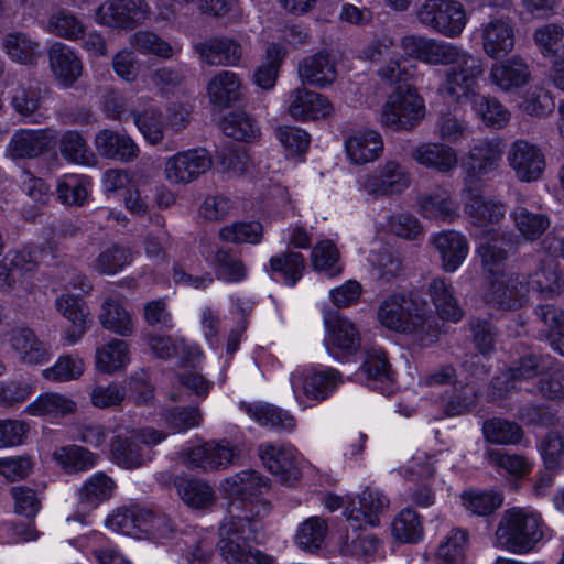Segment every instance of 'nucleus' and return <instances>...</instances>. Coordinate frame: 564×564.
Returning a JSON list of instances; mask_svg holds the SVG:
<instances>
[{
	"label": "nucleus",
	"instance_id": "obj_59",
	"mask_svg": "<svg viewBox=\"0 0 564 564\" xmlns=\"http://www.w3.org/2000/svg\"><path fill=\"white\" fill-rule=\"evenodd\" d=\"M535 314L546 327L553 348L564 356V311L552 304H543L535 308Z\"/></svg>",
	"mask_w": 564,
	"mask_h": 564
},
{
	"label": "nucleus",
	"instance_id": "obj_56",
	"mask_svg": "<svg viewBox=\"0 0 564 564\" xmlns=\"http://www.w3.org/2000/svg\"><path fill=\"white\" fill-rule=\"evenodd\" d=\"M395 540L402 543H416L424 535V527L420 514L411 508L402 509L391 524Z\"/></svg>",
	"mask_w": 564,
	"mask_h": 564
},
{
	"label": "nucleus",
	"instance_id": "obj_12",
	"mask_svg": "<svg viewBox=\"0 0 564 564\" xmlns=\"http://www.w3.org/2000/svg\"><path fill=\"white\" fill-rule=\"evenodd\" d=\"M145 0H106L97 12L96 21L106 26L132 30L150 18Z\"/></svg>",
	"mask_w": 564,
	"mask_h": 564
},
{
	"label": "nucleus",
	"instance_id": "obj_14",
	"mask_svg": "<svg viewBox=\"0 0 564 564\" xmlns=\"http://www.w3.org/2000/svg\"><path fill=\"white\" fill-rule=\"evenodd\" d=\"M325 345L330 356L343 360L358 351L361 337L358 326L352 321L336 314L325 321Z\"/></svg>",
	"mask_w": 564,
	"mask_h": 564
},
{
	"label": "nucleus",
	"instance_id": "obj_2",
	"mask_svg": "<svg viewBox=\"0 0 564 564\" xmlns=\"http://www.w3.org/2000/svg\"><path fill=\"white\" fill-rule=\"evenodd\" d=\"M261 510L252 514H241L239 507L232 505L228 517L219 527L217 549L228 564H273L274 558L253 549L249 541L256 539L262 530V519L270 512V503L257 505Z\"/></svg>",
	"mask_w": 564,
	"mask_h": 564
},
{
	"label": "nucleus",
	"instance_id": "obj_40",
	"mask_svg": "<svg viewBox=\"0 0 564 564\" xmlns=\"http://www.w3.org/2000/svg\"><path fill=\"white\" fill-rule=\"evenodd\" d=\"M427 291L441 319L457 323L463 318V308L458 303L449 280L435 278L429 284Z\"/></svg>",
	"mask_w": 564,
	"mask_h": 564
},
{
	"label": "nucleus",
	"instance_id": "obj_43",
	"mask_svg": "<svg viewBox=\"0 0 564 564\" xmlns=\"http://www.w3.org/2000/svg\"><path fill=\"white\" fill-rule=\"evenodd\" d=\"M76 403L68 397L57 392L41 393L24 410L28 415L58 419L74 413Z\"/></svg>",
	"mask_w": 564,
	"mask_h": 564
},
{
	"label": "nucleus",
	"instance_id": "obj_57",
	"mask_svg": "<svg viewBox=\"0 0 564 564\" xmlns=\"http://www.w3.org/2000/svg\"><path fill=\"white\" fill-rule=\"evenodd\" d=\"M462 506L471 514L487 517L503 503V496L497 491L465 490L460 494Z\"/></svg>",
	"mask_w": 564,
	"mask_h": 564
},
{
	"label": "nucleus",
	"instance_id": "obj_16",
	"mask_svg": "<svg viewBox=\"0 0 564 564\" xmlns=\"http://www.w3.org/2000/svg\"><path fill=\"white\" fill-rule=\"evenodd\" d=\"M464 213L468 221L485 229L498 226L506 217V205L497 199L485 197L476 187L463 188Z\"/></svg>",
	"mask_w": 564,
	"mask_h": 564
},
{
	"label": "nucleus",
	"instance_id": "obj_10",
	"mask_svg": "<svg viewBox=\"0 0 564 564\" xmlns=\"http://www.w3.org/2000/svg\"><path fill=\"white\" fill-rule=\"evenodd\" d=\"M343 382L340 371L332 367L305 369L293 372L291 377L294 393H302L316 402L327 400Z\"/></svg>",
	"mask_w": 564,
	"mask_h": 564
},
{
	"label": "nucleus",
	"instance_id": "obj_58",
	"mask_svg": "<svg viewBox=\"0 0 564 564\" xmlns=\"http://www.w3.org/2000/svg\"><path fill=\"white\" fill-rule=\"evenodd\" d=\"M311 261L314 270L324 272L329 278L343 272L339 250L330 240L319 241L312 248Z\"/></svg>",
	"mask_w": 564,
	"mask_h": 564
},
{
	"label": "nucleus",
	"instance_id": "obj_38",
	"mask_svg": "<svg viewBox=\"0 0 564 564\" xmlns=\"http://www.w3.org/2000/svg\"><path fill=\"white\" fill-rule=\"evenodd\" d=\"M306 269L304 256L294 250H285L270 258L265 271L274 281L294 286Z\"/></svg>",
	"mask_w": 564,
	"mask_h": 564
},
{
	"label": "nucleus",
	"instance_id": "obj_18",
	"mask_svg": "<svg viewBox=\"0 0 564 564\" xmlns=\"http://www.w3.org/2000/svg\"><path fill=\"white\" fill-rule=\"evenodd\" d=\"M265 468L279 480L293 485L301 477L296 449L291 445L265 442L258 447Z\"/></svg>",
	"mask_w": 564,
	"mask_h": 564
},
{
	"label": "nucleus",
	"instance_id": "obj_48",
	"mask_svg": "<svg viewBox=\"0 0 564 564\" xmlns=\"http://www.w3.org/2000/svg\"><path fill=\"white\" fill-rule=\"evenodd\" d=\"M58 149L62 158L68 163L90 166L96 162L95 154L78 131H65L61 135Z\"/></svg>",
	"mask_w": 564,
	"mask_h": 564
},
{
	"label": "nucleus",
	"instance_id": "obj_27",
	"mask_svg": "<svg viewBox=\"0 0 564 564\" xmlns=\"http://www.w3.org/2000/svg\"><path fill=\"white\" fill-rule=\"evenodd\" d=\"M54 135L47 129H18L12 134L7 154L13 160L36 159L48 151Z\"/></svg>",
	"mask_w": 564,
	"mask_h": 564
},
{
	"label": "nucleus",
	"instance_id": "obj_47",
	"mask_svg": "<svg viewBox=\"0 0 564 564\" xmlns=\"http://www.w3.org/2000/svg\"><path fill=\"white\" fill-rule=\"evenodd\" d=\"M525 284L542 297L551 299L564 292V274L555 263H542L533 274H530Z\"/></svg>",
	"mask_w": 564,
	"mask_h": 564
},
{
	"label": "nucleus",
	"instance_id": "obj_28",
	"mask_svg": "<svg viewBox=\"0 0 564 564\" xmlns=\"http://www.w3.org/2000/svg\"><path fill=\"white\" fill-rule=\"evenodd\" d=\"M206 94L212 106L227 109L242 99V79L232 70H219L208 80Z\"/></svg>",
	"mask_w": 564,
	"mask_h": 564
},
{
	"label": "nucleus",
	"instance_id": "obj_52",
	"mask_svg": "<svg viewBox=\"0 0 564 564\" xmlns=\"http://www.w3.org/2000/svg\"><path fill=\"white\" fill-rule=\"evenodd\" d=\"M130 361L129 346L122 339H112L96 350V368L104 373H113Z\"/></svg>",
	"mask_w": 564,
	"mask_h": 564
},
{
	"label": "nucleus",
	"instance_id": "obj_61",
	"mask_svg": "<svg viewBox=\"0 0 564 564\" xmlns=\"http://www.w3.org/2000/svg\"><path fill=\"white\" fill-rule=\"evenodd\" d=\"M85 371V362L77 355H62L55 364L42 371V376L52 382H68L79 379Z\"/></svg>",
	"mask_w": 564,
	"mask_h": 564
},
{
	"label": "nucleus",
	"instance_id": "obj_26",
	"mask_svg": "<svg viewBox=\"0 0 564 564\" xmlns=\"http://www.w3.org/2000/svg\"><path fill=\"white\" fill-rule=\"evenodd\" d=\"M200 59L209 66L235 67L242 58V46L235 39L215 36L194 46Z\"/></svg>",
	"mask_w": 564,
	"mask_h": 564
},
{
	"label": "nucleus",
	"instance_id": "obj_9",
	"mask_svg": "<svg viewBox=\"0 0 564 564\" xmlns=\"http://www.w3.org/2000/svg\"><path fill=\"white\" fill-rule=\"evenodd\" d=\"M212 165L213 159L206 149H188L165 159L163 175L172 185H186L205 174Z\"/></svg>",
	"mask_w": 564,
	"mask_h": 564
},
{
	"label": "nucleus",
	"instance_id": "obj_53",
	"mask_svg": "<svg viewBox=\"0 0 564 564\" xmlns=\"http://www.w3.org/2000/svg\"><path fill=\"white\" fill-rule=\"evenodd\" d=\"M46 31L54 36L75 42L85 34V24L73 12L61 9L48 17Z\"/></svg>",
	"mask_w": 564,
	"mask_h": 564
},
{
	"label": "nucleus",
	"instance_id": "obj_6",
	"mask_svg": "<svg viewBox=\"0 0 564 564\" xmlns=\"http://www.w3.org/2000/svg\"><path fill=\"white\" fill-rule=\"evenodd\" d=\"M503 145L498 138H481L474 142L460 161L464 187L477 185L499 171Z\"/></svg>",
	"mask_w": 564,
	"mask_h": 564
},
{
	"label": "nucleus",
	"instance_id": "obj_54",
	"mask_svg": "<svg viewBox=\"0 0 564 564\" xmlns=\"http://www.w3.org/2000/svg\"><path fill=\"white\" fill-rule=\"evenodd\" d=\"M471 107L487 127L501 129L510 121V111L496 97L480 95L475 98Z\"/></svg>",
	"mask_w": 564,
	"mask_h": 564
},
{
	"label": "nucleus",
	"instance_id": "obj_34",
	"mask_svg": "<svg viewBox=\"0 0 564 564\" xmlns=\"http://www.w3.org/2000/svg\"><path fill=\"white\" fill-rule=\"evenodd\" d=\"M489 78L502 91H514L531 78L529 65L520 56H513L491 65Z\"/></svg>",
	"mask_w": 564,
	"mask_h": 564
},
{
	"label": "nucleus",
	"instance_id": "obj_29",
	"mask_svg": "<svg viewBox=\"0 0 564 564\" xmlns=\"http://www.w3.org/2000/svg\"><path fill=\"white\" fill-rule=\"evenodd\" d=\"M411 158L419 165L446 174L454 171L458 164L457 151L442 142H424L411 151Z\"/></svg>",
	"mask_w": 564,
	"mask_h": 564
},
{
	"label": "nucleus",
	"instance_id": "obj_13",
	"mask_svg": "<svg viewBox=\"0 0 564 564\" xmlns=\"http://www.w3.org/2000/svg\"><path fill=\"white\" fill-rule=\"evenodd\" d=\"M411 184V174L397 160H387L376 173L366 175L361 186L372 196H392L403 193Z\"/></svg>",
	"mask_w": 564,
	"mask_h": 564
},
{
	"label": "nucleus",
	"instance_id": "obj_45",
	"mask_svg": "<svg viewBox=\"0 0 564 564\" xmlns=\"http://www.w3.org/2000/svg\"><path fill=\"white\" fill-rule=\"evenodd\" d=\"M116 487L111 477L101 471L96 473L78 489L79 502L89 509H95L113 496Z\"/></svg>",
	"mask_w": 564,
	"mask_h": 564
},
{
	"label": "nucleus",
	"instance_id": "obj_23",
	"mask_svg": "<svg viewBox=\"0 0 564 564\" xmlns=\"http://www.w3.org/2000/svg\"><path fill=\"white\" fill-rule=\"evenodd\" d=\"M240 456V449L223 440L220 442H208L196 446L187 453V464L205 471L226 468L235 464Z\"/></svg>",
	"mask_w": 564,
	"mask_h": 564
},
{
	"label": "nucleus",
	"instance_id": "obj_49",
	"mask_svg": "<svg viewBox=\"0 0 564 564\" xmlns=\"http://www.w3.org/2000/svg\"><path fill=\"white\" fill-rule=\"evenodd\" d=\"M468 543V531L453 528L437 547V564H465Z\"/></svg>",
	"mask_w": 564,
	"mask_h": 564
},
{
	"label": "nucleus",
	"instance_id": "obj_37",
	"mask_svg": "<svg viewBox=\"0 0 564 564\" xmlns=\"http://www.w3.org/2000/svg\"><path fill=\"white\" fill-rule=\"evenodd\" d=\"M2 50L8 58L23 66H34L42 56L41 43L22 31L7 33L2 39Z\"/></svg>",
	"mask_w": 564,
	"mask_h": 564
},
{
	"label": "nucleus",
	"instance_id": "obj_41",
	"mask_svg": "<svg viewBox=\"0 0 564 564\" xmlns=\"http://www.w3.org/2000/svg\"><path fill=\"white\" fill-rule=\"evenodd\" d=\"M240 408L261 426L285 432H292L296 426V421L292 414L273 404L242 402Z\"/></svg>",
	"mask_w": 564,
	"mask_h": 564
},
{
	"label": "nucleus",
	"instance_id": "obj_51",
	"mask_svg": "<svg viewBox=\"0 0 564 564\" xmlns=\"http://www.w3.org/2000/svg\"><path fill=\"white\" fill-rule=\"evenodd\" d=\"M99 321L106 329L120 336H130L133 333L131 315L119 300L109 297L104 301Z\"/></svg>",
	"mask_w": 564,
	"mask_h": 564
},
{
	"label": "nucleus",
	"instance_id": "obj_19",
	"mask_svg": "<svg viewBox=\"0 0 564 564\" xmlns=\"http://www.w3.org/2000/svg\"><path fill=\"white\" fill-rule=\"evenodd\" d=\"M549 360V357L535 354L521 357L492 380V394L502 398L514 390L518 383L543 375Z\"/></svg>",
	"mask_w": 564,
	"mask_h": 564
},
{
	"label": "nucleus",
	"instance_id": "obj_31",
	"mask_svg": "<svg viewBox=\"0 0 564 564\" xmlns=\"http://www.w3.org/2000/svg\"><path fill=\"white\" fill-rule=\"evenodd\" d=\"M203 256L219 281L239 283L248 275V268L240 254L230 248L217 246Z\"/></svg>",
	"mask_w": 564,
	"mask_h": 564
},
{
	"label": "nucleus",
	"instance_id": "obj_50",
	"mask_svg": "<svg viewBox=\"0 0 564 564\" xmlns=\"http://www.w3.org/2000/svg\"><path fill=\"white\" fill-rule=\"evenodd\" d=\"M90 185V178L84 174H65L57 181V198L63 205L83 206Z\"/></svg>",
	"mask_w": 564,
	"mask_h": 564
},
{
	"label": "nucleus",
	"instance_id": "obj_15",
	"mask_svg": "<svg viewBox=\"0 0 564 564\" xmlns=\"http://www.w3.org/2000/svg\"><path fill=\"white\" fill-rule=\"evenodd\" d=\"M507 161L520 182H535L545 170V155L542 149L527 140L519 139L511 143Z\"/></svg>",
	"mask_w": 564,
	"mask_h": 564
},
{
	"label": "nucleus",
	"instance_id": "obj_17",
	"mask_svg": "<svg viewBox=\"0 0 564 564\" xmlns=\"http://www.w3.org/2000/svg\"><path fill=\"white\" fill-rule=\"evenodd\" d=\"M390 505L389 498L381 491L366 488L357 497H349L345 509V516L348 525L377 527L379 518L383 514Z\"/></svg>",
	"mask_w": 564,
	"mask_h": 564
},
{
	"label": "nucleus",
	"instance_id": "obj_33",
	"mask_svg": "<svg viewBox=\"0 0 564 564\" xmlns=\"http://www.w3.org/2000/svg\"><path fill=\"white\" fill-rule=\"evenodd\" d=\"M420 214L437 223L452 224L460 216L459 205L449 191L438 188L419 198Z\"/></svg>",
	"mask_w": 564,
	"mask_h": 564
},
{
	"label": "nucleus",
	"instance_id": "obj_21",
	"mask_svg": "<svg viewBox=\"0 0 564 564\" xmlns=\"http://www.w3.org/2000/svg\"><path fill=\"white\" fill-rule=\"evenodd\" d=\"M485 54L494 59L506 57L514 47V28L509 18H494L478 29Z\"/></svg>",
	"mask_w": 564,
	"mask_h": 564
},
{
	"label": "nucleus",
	"instance_id": "obj_39",
	"mask_svg": "<svg viewBox=\"0 0 564 564\" xmlns=\"http://www.w3.org/2000/svg\"><path fill=\"white\" fill-rule=\"evenodd\" d=\"M95 147L106 159L132 162L139 155V147L129 135L109 129H104L96 134Z\"/></svg>",
	"mask_w": 564,
	"mask_h": 564
},
{
	"label": "nucleus",
	"instance_id": "obj_55",
	"mask_svg": "<svg viewBox=\"0 0 564 564\" xmlns=\"http://www.w3.org/2000/svg\"><path fill=\"white\" fill-rule=\"evenodd\" d=\"M224 133L237 141L252 142L260 135L256 120L245 111H231L221 121Z\"/></svg>",
	"mask_w": 564,
	"mask_h": 564
},
{
	"label": "nucleus",
	"instance_id": "obj_46",
	"mask_svg": "<svg viewBox=\"0 0 564 564\" xmlns=\"http://www.w3.org/2000/svg\"><path fill=\"white\" fill-rule=\"evenodd\" d=\"M484 437L495 445H519L524 438V431L517 422L502 417L488 419L482 424Z\"/></svg>",
	"mask_w": 564,
	"mask_h": 564
},
{
	"label": "nucleus",
	"instance_id": "obj_60",
	"mask_svg": "<svg viewBox=\"0 0 564 564\" xmlns=\"http://www.w3.org/2000/svg\"><path fill=\"white\" fill-rule=\"evenodd\" d=\"M153 514L148 509L132 508L113 513L108 521L113 529L121 531L123 534H133V529L147 534Z\"/></svg>",
	"mask_w": 564,
	"mask_h": 564
},
{
	"label": "nucleus",
	"instance_id": "obj_4",
	"mask_svg": "<svg viewBox=\"0 0 564 564\" xmlns=\"http://www.w3.org/2000/svg\"><path fill=\"white\" fill-rule=\"evenodd\" d=\"M498 542L508 551L525 554L543 538L542 519L528 509H507L496 530Z\"/></svg>",
	"mask_w": 564,
	"mask_h": 564
},
{
	"label": "nucleus",
	"instance_id": "obj_8",
	"mask_svg": "<svg viewBox=\"0 0 564 564\" xmlns=\"http://www.w3.org/2000/svg\"><path fill=\"white\" fill-rule=\"evenodd\" d=\"M417 21L427 29L456 39L463 33L468 15L457 0H425L416 10Z\"/></svg>",
	"mask_w": 564,
	"mask_h": 564
},
{
	"label": "nucleus",
	"instance_id": "obj_36",
	"mask_svg": "<svg viewBox=\"0 0 564 564\" xmlns=\"http://www.w3.org/2000/svg\"><path fill=\"white\" fill-rule=\"evenodd\" d=\"M9 344L19 360L24 364H43L51 357L50 349L29 327L12 329Z\"/></svg>",
	"mask_w": 564,
	"mask_h": 564
},
{
	"label": "nucleus",
	"instance_id": "obj_24",
	"mask_svg": "<svg viewBox=\"0 0 564 564\" xmlns=\"http://www.w3.org/2000/svg\"><path fill=\"white\" fill-rule=\"evenodd\" d=\"M54 305L56 311L72 324V327L64 332L63 340L67 345H75L89 327L90 313L86 302L78 295L65 293L56 297Z\"/></svg>",
	"mask_w": 564,
	"mask_h": 564
},
{
	"label": "nucleus",
	"instance_id": "obj_30",
	"mask_svg": "<svg viewBox=\"0 0 564 564\" xmlns=\"http://www.w3.org/2000/svg\"><path fill=\"white\" fill-rule=\"evenodd\" d=\"M477 239L476 253L480 258L484 272L490 276L503 274V263L508 258V252L502 247L503 232L497 228L485 229L478 235Z\"/></svg>",
	"mask_w": 564,
	"mask_h": 564
},
{
	"label": "nucleus",
	"instance_id": "obj_25",
	"mask_svg": "<svg viewBox=\"0 0 564 564\" xmlns=\"http://www.w3.org/2000/svg\"><path fill=\"white\" fill-rule=\"evenodd\" d=\"M47 57L54 78L64 88H70L82 76L83 61L78 53L65 43H53L47 51Z\"/></svg>",
	"mask_w": 564,
	"mask_h": 564
},
{
	"label": "nucleus",
	"instance_id": "obj_44",
	"mask_svg": "<svg viewBox=\"0 0 564 564\" xmlns=\"http://www.w3.org/2000/svg\"><path fill=\"white\" fill-rule=\"evenodd\" d=\"M367 525H348L346 535L343 538L339 551L345 556L370 557L380 547L379 539L366 530Z\"/></svg>",
	"mask_w": 564,
	"mask_h": 564
},
{
	"label": "nucleus",
	"instance_id": "obj_5",
	"mask_svg": "<svg viewBox=\"0 0 564 564\" xmlns=\"http://www.w3.org/2000/svg\"><path fill=\"white\" fill-rule=\"evenodd\" d=\"M425 117V102L417 89L399 85L384 101L380 111L382 127L395 132L412 131Z\"/></svg>",
	"mask_w": 564,
	"mask_h": 564
},
{
	"label": "nucleus",
	"instance_id": "obj_1",
	"mask_svg": "<svg viewBox=\"0 0 564 564\" xmlns=\"http://www.w3.org/2000/svg\"><path fill=\"white\" fill-rule=\"evenodd\" d=\"M405 56L432 66L452 65L445 72L443 90L458 104H473L478 94V82L484 76L485 63L454 43L426 37L405 35L400 41Z\"/></svg>",
	"mask_w": 564,
	"mask_h": 564
},
{
	"label": "nucleus",
	"instance_id": "obj_35",
	"mask_svg": "<svg viewBox=\"0 0 564 564\" xmlns=\"http://www.w3.org/2000/svg\"><path fill=\"white\" fill-rule=\"evenodd\" d=\"M299 76L303 84L324 88L336 80L335 62L326 51L304 57L297 66Z\"/></svg>",
	"mask_w": 564,
	"mask_h": 564
},
{
	"label": "nucleus",
	"instance_id": "obj_3",
	"mask_svg": "<svg viewBox=\"0 0 564 564\" xmlns=\"http://www.w3.org/2000/svg\"><path fill=\"white\" fill-rule=\"evenodd\" d=\"M377 318L384 328L410 335L421 346H430L438 339V324L426 303L404 293L386 296L378 306Z\"/></svg>",
	"mask_w": 564,
	"mask_h": 564
},
{
	"label": "nucleus",
	"instance_id": "obj_63",
	"mask_svg": "<svg viewBox=\"0 0 564 564\" xmlns=\"http://www.w3.org/2000/svg\"><path fill=\"white\" fill-rule=\"evenodd\" d=\"M182 500L191 508L205 509L213 505L215 495L212 487L197 479H180L176 484Z\"/></svg>",
	"mask_w": 564,
	"mask_h": 564
},
{
	"label": "nucleus",
	"instance_id": "obj_7",
	"mask_svg": "<svg viewBox=\"0 0 564 564\" xmlns=\"http://www.w3.org/2000/svg\"><path fill=\"white\" fill-rule=\"evenodd\" d=\"M165 434L153 427L133 430L119 434L110 445L112 460L127 469L139 468L152 458V447L162 442Z\"/></svg>",
	"mask_w": 564,
	"mask_h": 564
},
{
	"label": "nucleus",
	"instance_id": "obj_20",
	"mask_svg": "<svg viewBox=\"0 0 564 564\" xmlns=\"http://www.w3.org/2000/svg\"><path fill=\"white\" fill-rule=\"evenodd\" d=\"M286 111L295 121H313L330 116L333 106L324 95L297 87L286 98Z\"/></svg>",
	"mask_w": 564,
	"mask_h": 564
},
{
	"label": "nucleus",
	"instance_id": "obj_62",
	"mask_svg": "<svg viewBox=\"0 0 564 564\" xmlns=\"http://www.w3.org/2000/svg\"><path fill=\"white\" fill-rule=\"evenodd\" d=\"M274 135L283 148L286 158L301 159L311 143L310 134L295 126H280Z\"/></svg>",
	"mask_w": 564,
	"mask_h": 564
},
{
	"label": "nucleus",
	"instance_id": "obj_11",
	"mask_svg": "<svg viewBox=\"0 0 564 564\" xmlns=\"http://www.w3.org/2000/svg\"><path fill=\"white\" fill-rule=\"evenodd\" d=\"M224 491L232 501V505L238 506L241 514H252L257 510H261L257 505L265 502L264 500L252 501L259 495L268 489V480L256 470H242L231 477L225 479L223 484Z\"/></svg>",
	"mask_w": 564,
	"mask_h": 564
},
{
	"label": "nucleus",
	"instance_id": "obj_22",
	"mask_svg": "<svg viewBox=\"0 0 564 564\" xmlns=\"http://www.w3.org/2000/svg\"><path fill=\"white\" fill-rule=\"evenodd\" d=\"M484 296L494 307L517 310L528 302V285L518 276L500 274L490 282Z\"/></svg>",
	"mask_w": 564,
	"mask_h": 564
},
{
	"label": "nucleus",
	"instance_id": "obj_64",
	"mask_svg": "<svg viewBox=\"0 0 564 564\" xmlns=\"http://www.w3.org/2000/svg\"><path fill=\"white\" fill-rule=\"evenodd\" d=\"M512 218L517 229L528 240L539 239L550 227V219L545 214L533 213L525 207H516Z\"/></svg>",
	"mask_w": 564,
	"mask_h": 564
},
{
	"label": "nucleus",
	"instance_id": "obj_32",
	"mask_svg": "<svg viewBox=\"0 0 564 564\" xmlns=\"http://www.w3.org/2000/svg\"><path fill=\"white\" fill-rule=\"evenodd\" d=\"M432 242L440 253L443 270L449 273L463 264L469 252L466 236L456 230H443L432 238Z\"/></svg>",
	"mask_w": 564,
	"mask_h": 564
},
{
	"label": "nucleus",
	"instance_id": "obj_42",
	"mask_svg": "<svg viewBox=\"0 0 564 564\" xmlns=\"http://www.w3.org/2000/svg\"><path fill=\"white\" fill-rule=\"evenodd\" d=\"M347 156L355 164H365L378 159L383 152L381 134L375 130L358 132L345 141Z\"/></svg>",
	"mask_w": 564,
	"mask_h": 564
}]
</instances>
